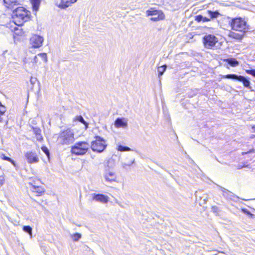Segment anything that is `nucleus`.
I'll return each mask as SVG.
<instances>
[{
	"instance_id": "nucleus-24",
	"label": "nucleus",
	"mask_w": 255,
	"mask_h": 255,
	"mask_svg": "<svg viewBox=\"0 0 255 255\" xmlns=\"http://www.w3.org/2000/svg\"><path fill=\"white\" fill-rule=\"evenodd\" d=\"M0 157L3 160L10 162L14 166H15V162L10 158L6 156L4 154H0Z\"/></svg>"
},
{
	"instance_id": "nucleus-40",
	"label": "nucleus",
	"mask_w": 255,
	"mask_h": 255,
	"mask_svg": "<svg viewBox=\"0 0 255 255\" xmlns=\"http://www.w3.org/2000/svg\"><path fill=\"white\" fill-rule=\"evenodd\" d=\"M206 203V199H204V203Z\"/></svg>"
},
{
	"instance_id": "nucleus-21",
	"label": "nucleus",
	"mask_w": 255,
	"mask_h": 255,
	"mask_svg": "<svg viewBox=\"0 0 255 255\" xmlns=\"http://www.w3.org/2000/svg\"><path fill=\"white\" fill-rule=\"evenodd\" d=\"M32 190L33 192L37 193L38 194H41L44 191V189L42 187L35 186H32Z\"/></svg>"
},
{
	"instance_id": "nucleus-33",
	"label": "nucleus",
	"mask_w": 255,
	"mask_h": 255,
	"mask_svg": "<svg viewBox=\"0 0 255 255\" xmlns=\"http://www.w3.org/2000/svg\"><path fill=\"white\" fill-rule=\"evenodd\" d=\"M203 16L201 15H198L196 17L195 20L198 22L203 21Z\"/></svg>"
},
{
	"instance_id": "nucleus-27",
	"label": "nucleus",
	"mask_w": 255,
	"mask_h": 255,
	"mask_svg": "<svg viewBox=\"0 0 255 255\" xmlns=\"http://www.w3.org/2000/svg\"><path fill=\"white\" fill-rule=\"evenodd\" d=\"M23 230L28 233L30 236V237H32V228L29 226H24L23 227Z\"/></svg>"
},
{
	"instance_id": "nucleus-15",
	"label": "nucleus",
	"mask_w": 255,
	"mask_h": 255,
	"mask_svg": "<svg viewBox=\"0 0 255 255\" xmlns=\"http://www.w3.org/2000/svg\"><path fill=\"white\" fill-rule=\"evenodd\" d=\"M93 200L101 202L102 203H107L109 201V197L103 194H96L93 195Z\"/></svg>"
},
{
	"instance_id": "nucleus-35",
	"label": "nucleus",
	"mask_w": 255,
	"mask_h": 255,
	"mask_svg": "<svg viewBox=\"0 0 255 255\" xmlns=\"http://www.w3.org/2000/svg\"><path fill=\"white\" fill-rule=\"evenodd\" d=\"M38 54L36 56H35L34 57V58L33 59V61H34V62L35 63H38L39 62V58H38Z\"/></svg>"
},
{
	"instance_id": "nucleus-11",
	"label": "nucleus",
	"mask_w": 255,
	"mask_h": 255,
	"mask_svg": "<svg viewBox=\"0 0 255 255\" xmlns=\"http://www.w3.org/2000/svg\"><path fill=\"white\" fill-rule=\"evenodd\" d=\"M44 41L43 37L38 35H33L30 39V43L33 48H39L41 46Z\"/></svg>"
},
{
	"instance_id": "nucleus-29",
	"label": "nucleus",
	"mask_w": 255,
	"mask_h": 255,
	"mask_svg": "<svg viewBox=\"0 0 255 255\" xmlns=\"http://www.w3.org/2000/svg\"><path fill=\"white\" fill-rule=\"evenodd\" d=\"M71 238L74 241H78L81 238V235L79 233H75L71 235Z\"/></svg>"
},
{
	"instance_id": "nucleus-2",
	"label": "nucleus",
	"mask_w": 255,
	"mask_h": 255,
	"mask_svg": "<svg viewBox=\"0 0 255 255\" xmlns=\"http://www.w3.org/2000/svg\"><path fill=\"white\" fill-rule=\"evenodd\" d=\"M229 24L232 29L235 31L245 33L250 29L247 21L241 17L232 18Z\"/></svg>"
},
{
	"instance_id": "nucleus-3",
	"label": "nucleus",
	"mask_w": 255,
	"mask_h": 255,
	"mask_svg": "<svg viewBox=\"0 0 255 255\" xmlns=\"http://www.w3.org/2000/svg\"><path fill=\"white\" fill-rule=\"evenodd\" d=\"M90 145L85 141H79L72 146L71 152L76 155H83L86 154L89 149Z\"/></svg>"
},
{
	"instance_id": "nucleus-37",
	"label": "nucleus",
	"mask_w": 255,
	"mask_h": 255,
	"mask_svg": "<svg viewBox=\"0 0 255 255\" xmlns=\"http://www.w3.org/2000/svg\"><path fill=\"white\" fill-rule=\"evenodd\" d=\"M210 20V18H209L206 17H203V21L204 22L209 21Z\"/></svg>"
},
{
	"instance_id": "nucleus-5",
	"label": "nucleus",
	"mask_w": 255,
	"mask_h": 255,
	"mask_svg": "<svg viewBox=\"0 0 255 255\" xmlns=\"http://www.w3.org/2000/svg\"><path fill=\"white\" fill-rule=\"evenodd\" d=\"M96 140L91 142V148L94 151L99 153L103 152L107 147L106 140L99 136L95 137Z\"/></svg>"
},
{
	"instance_id": "nucleus-12",
	"label": "nucleus",
	"mask_w": 255,
	"mask_h": 255,
	"mask_svg": "<svg viewBox=\"0 0 255 255\" xmlns=\"http://www.w3.org/2000/svg\"><path fill=\"white\" fill-rule=\"evenodd\" d=\"M77 0H61L59 3H57L58 7L62 9H65L75 3Z\"/></svg>"
},
{
	"instance_id": "nucleus-25",
	"label": "nucleus",
	"mask_w": 255,
	"mask_h": 255,
	"mask_svg": "<svg viewBox=\"0 0 255 255\" xmlns=\"http://www.w3.org/2000/svg\"><path fill=\"white\" fill-rule=\"evenodd\" d=\"M229 36L231 37L237 39H241L242 38V36L240 34L235 33L234 32H230L229 33Z\"/></svg>"
},
{
	"instance_id": "nucleus-32",
	"label": "nucleus",
	"mask_w": 255,
	"mask_h": 255,
	"mask_svg": "<svg viewBox=\"0 0 255 255\" xmlns=\"http://www.w3.org/2000/svg\"><path fill=\"white\" fill-rule=\"evenodd\" d=\"M246 73L248 74L251 75L255 77V69L246 70Z\"/></svg>"
},
{
	"instance_id": "nucleus-4",
	"label": "nucleus",
	"mask_w": 255,
	"mask_h": 255,
	"mask_svg": "<svg viewBox=\"0 0 255 255\" xmlns=\"http://www.w3.org/2000/svg\"><path fill=\"white\" fill-rule=\"evenodd\" d=\"M74 132L70 129L62 131L58 137V140L62 144H70L75 140Z\"/></svg>"
},
{
	"instance_id": "nucleus-39",
	"label": "nucleus",
	"mask_w": 255,
	"mask_h": 255,
	"mask_svg": "<svg viewBox=\"0 0 255 255\" xmlns=\"http://www.w3.org/2000/svg\"><path fill=\"white\" fill-rule=\"evenodd\" d=\"M1 115H0V122H2V118H1Z\"/></svg>"
},
{
	"instance_id": "nucleus-23",
	"label": "nucleus",
	"mask_w": 255,
	"mask_h": 255,
	"mask_svg": "<svg viewBox=\"0 0 255 255\" xmlns=\"http://www.w3.org/2000/svg\"><path fill=\"white\" fill-rule=\"evenodd\" d=\"M166 69V65H164L162 66H160L158 68L157 71L158 72V78H160V77L162 75L163 73L165 72Z\"/></svg>"
},
{
	"instance_id": "nucleus-9",
	"label": "nucleus",
	"mask_w": 255,
	"mask_h": 255,
	"mask_svg": "<svg viewBox=\"0 0 255 255\" xmlns=\"http://www.w3.org/2000/svg\"><path fill=\"white\" fill-rule=\"evenodd\" d=\"M218 38L214 35L208 34L204 37L203 43L207 48H212L218 42Z\"/></svg>"
},
{
	"instance_id": "nucleus-28",
	"label": "nucleus",
	"mask_w": 255,
	"mask_h": 255,
	"mask_svg": "<svg viewBox=\"0 0 255 255\" xmlns=\"http://www.w3.org/2000/svg\"><path fill=\"white\" fill-rule=\"evenodd\" d=\"M38 58H40L43 62H46L47 61V54L46 53H39L38 54Z\"/></svg>"
},
{
	"instance_id": "nucleus-14",
	"label": "nucleus",
	"mask_w": 255,
	"mask_h": 255,
	"mask_svg": "<svg viewBox=\"0 0 255 255\" xmlns=\"http://www.w3.org/2000/svg\"><path fill=\"white\" fill-rule=\"evenodd\" d=\"M218 187L220 188V189L221 190V191L222 192L223 196L224 197H225V198H228V199H230L231 200H234L235 198H237V197L232 192L229 191L228 190H227V189H226L223 187H221L220 186H218Z\"/></svg>"
},
{
	"instance_id": "nucleus-26",
	"label": "nucleus",
	"mask_w": 255,
	"mask_h": 255,
	"mask_svg": "<svg viewBox=\"0 0 255 255\" xmlns=\"http://www.w3.org/2000/svg\"><path fill=\"white\" fill-rule=\"evenodd\" d=\"M118 150L120 151H128L131 150V149L128 146L120 145L118 146Z\"/></svg>"
},
{
	"instance_id": "nucleus-1",
	"label": "nucleus",
	"mask_w": 255,
	"mask_h": 255,
	"mask_svg": "<svg viewBox=\"0 0 255 255\" xmlns=\"http://www.w3.org/2000/svg\"><path fill=\"white\" fill-rule=\"evenodd\" d=\"M29 11L23 7H19L13 11L12 17L16 25H21L29 19Z\"/></svg>"
},
{
	"instance_id": "nucleus-8",
	"label": "nucleus",
	"mask_w": 255,
	"mask_h": 255,
	"mask_svg": "<svg viewBox=\"0 0 255 255\" xmlns=\"http://www.w3.org/2000/svg\"><path fill=\"white\" fill-rule=\"evenodd\" d=\"M223 77L227 79H231L242 82L245 87L250 89H251L250 81L243 76H239L236 74H231L224 75Z\"/></svg>"
},
{
	"instance_id": "nucleus-34",
	"label": "nucleus",
	"mask_w": 255,
	"mask_h": 255,
	"mask_svg": "<svg viewBox=\"0 0 255 255\" xmlns=\"http://www.w3.org/2000/svg\"><path fill=\"white\" fill-rule=\"evenodd\" d=\"M212 211L214 213H217L218 211V208L216 206H213L212 207Z\"/></svg>"
},
{
	"instance_id": "nucleus-17",
	"label": "nucleus",
	"mask_w": 255,
	"mask_h": 255,
	"mask_svg": "<svg viewBox=\"0 0 255 255\" xmlns=\"http://www.w3.org/2000/svg\"><path fill=\"white\" fill-rule=\"evenodd\" d=\"M33 131L35 134L37 140L41 141L43 140V137L41 135V130L39 128H33Z\"/></svg>"
},
{
	"instance_id": "nucleus-7",
	"label": "nucleus",
	"mask_w": 255,
	"mask_h": 255,
	"mask_svg": "<svg viewBox=\"0 0 255 255\" xmlns=\"http://www.w3.org/2000/svg\"><path fill=\"white\" fill-rule=\"evenodd\" d=\"M104 177L106 181L109 182H115L117 178V175L114 168L107 165L105 167Z\"/></svg>"
},
{
	"instance_id": "nucleus-22",
	"label": "nucleus",
	"mask_w": 255,
	"mask_h": 255,
	"mask_svg": "<svg viewBox=\"0 0 255 255\" xmlns=\"http://www.w3.org/2000/svg\"><path fill=\"white\" fill-rule=\"evenodd\" d=\"M227 61L232 66H236L239 64V62L234 58L228 59Z\"/></svg>"
},
{
	"instance_id": "nucleus-20",
	"label": "nucleus",
	"mask_w": 255,
	"mask_h": 255,
	"mask_svg": "<svg viewBox=\"0 0 255 255\" xmlns=\"http://www.w3.org/2000/svg\"><path fill=\"white\" fill-rule=\"evenodd\" d=\"M207 13L208 15L210 16V18H215L218 17L220 15V13L218 11H212L211 10H208Z\"/></svg>"
},
{
	"instance_id": "nucleus-18",
	"label": "nucleus",
	"mask_w": 255,
	"mask_h": 255,
	"mask_svg": "<svg viewBox=\"0 0 255 255\" xmlns=\"http://www.w3.org/2000/svg\"><path fill=\"white\" fill-rule=\"evenodd\" d=\"M31 4L32 5V8L33 10L36 12L38 8L40 3V0H30Z\"/></svg>"
},
{
	"instance_id": "nucleus-19",
	"label": "nucleus",
	"mask_w": 255,
	"mask_h": 255,
	"mask_svg": "<svg viewBox=\"0 0 255 255\" xmlns=\"http://www.w3.org/2000/svg\"><path fill=\"white\" fill-rule=\"evenodd\" d=\"M74 121H79L80 123L83 124L85 126V129H87L88 127V124L85 121L83 118L81 116H78L75 117L74 119Z\"/></svg>"
},
{
	"instance_id": "nucleus-36",
	"label": "nucleus",
	"mask_w": 255,
	"mask_h": 255,
	"mask_svg": "<svg viewBox=\"0 0 255 255\" xmlns=\"http://www.w3.org/2000/svg\"><path fill=\"white\" fill-rule=\"evenodd\" d=\"M242 211L244 213H246V214H250V215L251 214V213L246 209H242Z\"/></svg>"
},
{
	"instance_id": "nucleus-6",
	"label": "nucleus",
	"mask_w": 255,
	"mask_h": 255,
	"mask_svg": "<svg viewBox=\"0 0 255 255\" xmlns=\"http://www.w3.org/2000/svg\"><path fill=\"white\" fill-rule=\"evenodd\" d=\"M146 13L148 16H152L150 18V20L153 21H158L163 20L165 18L164 13L160 10H156L153 8H150L146 10Z\"/></svg>"
},
{
	"instance_id": "nucleus-10",
	"label": "nucleus",
	"mask_w": 255,
	"mask_h": 255,
	"mask_svg": "<svg viewBox=\"0 0 255 255\" xmlns=\"http://www.w3.org/2000/svg\"><path fill=\"white\" fill-rule=\"evenodd\" d=\"M24 157L28 163L32 164L39 162V157L35 151H29L24 153Z\"/></svg>"
},
{
	"instance_id": "nucleus-16",
	"label": "nucleus",
	"mask_w": 255,
	"mask_h": 255,
	"mask_svg": "<svg viewBox=\"0 0 255 255\" xmlns=\"http://www.w3.org/2000/svg\"><path fill=\"white\" fill-rule=\"evenodd\" d=\"M5 6L10 9L14 8L15 5L18 4V0H3Z\"/></svg>"
},
{
	"instance_id": "nucleus-30",
	"label": "nucleus",
	"mask_w": 255,
	"mask_h": 255,
	"mask_svg": "<svg viewBox=\"0 0 255 255\" xmlns=\"http://www.w3.org/2000/svg\"><path fill=\"white\" fill-rule=\"evenodd\" d=\"M41 149L43 151V152L45 153V154L46 155V156L49 158V156H50V153H49V151L48 148L46 146H42L41 147Z\"/></svg>"
},
{
	"instance_id": "nucleus-38",
	"label": "nucleus",
	"mask_w": 255,
	"mask_h": 255,
	"mask_svg": "<svg viewBox=\"0 0 255 255\" xmlns=\"http://www.w3.org/2000/svg\"><path fill=\"white\" fill-rule=\"evenodd\" d=\"M134 159H133V160H132V161L131 162V163L130 164H126V163H124V164H123V167H125V166H127V165H128V166H130V165H131V164H133V163H134Z\"/></svg>"
},
{
	"instance_id": "nucleus-13",
	"label": "nucleus",
	"mask_w": 255,
	"mask_h": 255,
	"mask_svg": "<svg viewBox=\"0 0 255 255\" xmlns=\"http://www.w3.org/2000/svg\"><path fill=\"white\" fill-rule=\"evenodd\" d=\"M115 126L118 128H126L128 126V120L124 118H118L115 122Z\"/></svg>"
},
{
	"instance_id": "nucleus-31",
	"label": "nucleus",
	"mask_w": 255,
	"mask_h": 255,
	"mask_svg": "<svg viewBox=\"0 0 255 255\" xmlns=\"http://www.w3.org/2000/svg\"><path fill=\"white\" fill-rule=\"evenodd\" d=\"M5 111V107L2 105L1 103L0 102V115H3Z\"/></svg>"
}]
</instances>
